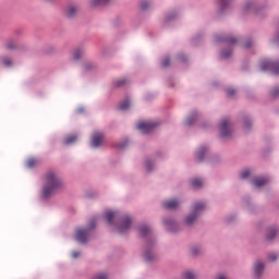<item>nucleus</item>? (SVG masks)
<instances>
[{"label": "nucleus", "instance_id": "nucleus-42", "mask_svg": "<svg viewBox=\"0 0 279 279\" xmlns=\"http://www.w3.org/2000/svg\"><path fill=\"white\" fill-rule=\"evenodd\" d=\"M216 279H228V278H226V276L223 275H218Z\"/></svg>", "mask_w": 279, "mask_h": 279}, {"label": "nucleus", "instance_id": "nucleus-28", "mask_svg": "<svg viewBox=\"0 0 279 279\" xmlns=\"http://www.w3.org/2000/svg\"><path fill=\"white\" fill-rule=\"evenodd\" d=\"M247 178H250V170L242 171L241 179L242 180H247Z\"/></svg>", "mask_w": 279, "mask_h": 279}, {"label": "nucleus", "instance_id": "nucleus-29", "mask_svg": "<svg viewBox=\"0 0 279 279\" xmlns=\"http://www.w3.org/2000/svg\"><path fill=\"white\" fill-rule=\"evenodd\" d=\"M2 63L4 64V66H12V61L8 58H3Z\"/></svg>", "mask_w": 279, "mask_h": 279}, {"label": "nucleus", "instance_id": "nucleus-39", "mask_svg": "<svg viewBox=\"0 0 279 279\" xmlns=\"http://www.w3.org/2000/svg\"><path fill=\"white\" fill-rule=\"evenodd\" d=\"M95 223H96V220L93 219L89 223V230H93V228H95Z\"/></svg>", "mask_w": 279, "mask_h": 279}, {"label": "nucleus", "instance_id": "nucleus-19", "mask_svg": "<svg viewBox=\"0 0 279 279\" xmlns=\"http://www.w3.org/2000/svg\"><path fill=\"white\" fill-rule=\"evenodd\" d=\"M76 141H77V135H71L64 140V144L71 145V143H75Z\"/></svg>", "mask_w": 279, "mask_h": 279}, {"label": "nucleus", "instance_id": "nucleus-26", "mask_svg": "<svg viewBox=\"0 0 279 279\" xmlns=\"http://www.w3.org/2000/svg\"><path fill=\"white\" fill-rule=\"evenodd\" d=\"M165 225L167 226L168 230H173V227L175 226V222L172 220H166Z\"/></svg>", "mask_w": 279, "mask_h": 279}, {"label": "nucleus", "instance_id": "nucleus-22", "mask_svg": "<svg viewBox=\"0 0 279 279\" xmlns=\"http://www.w3.org/2000/svg\"><path fill=\"white\" fill-rule=\"evenodd\" d=\"M207 148L206 147H202L198 151H197V158L198 160H204V154H206Z\"/></svg>", "mask_w": 279, "mask_h": 279}, {"label": "nucleus", "instance_id": "nucleus-17", "mask_svg": "<svg viewBox=\"0 0 279 279\" xmlns=\"http://www.w3.org/2000/svg\"><path fill=\"white\" fill-rule=\"evenodd\" d=\"M76 13H77V9L75 7H70L66 10V16H69V19L75 16Z\"/></svg>", "mask_w": 279, "mask_h": 279}, {"label": "nucleus", "instance_id": "nucleus-37", "mask_svg": "<svg viewBox=\"0 0 279 279\" xmlns=\"http://www.w3.org/2000/svg\"><path fill=\"white\" fill-rule=\"evenodd\" d=\"M147 171H151V161H146Z\"/></svg>", "mask_w": 279, "mask_h": 279}, {"label": "nucleus", "instance_id": "nucleus-16", "mask_svg": "<svg viewBox=\"0 0 279 279\" xmlns=\"http://www.w3.org/2000/svg\"><path fill=\"white\" fill-rule=\"evenodd\" d=\"M204 181L202 179H193L192 180V186L193 189H201L203 186Z\"/></svg>", "mask_w": 279, "mask_h": 279}, {"label": "nucleus", "instance_id": "nucleus-33", "mask_svg": "<svg viewBox=\"0 0 279 279\" xmlns=\"http://www.w3.org/2000/svg\"><path fill=\"white\" fill-rule=\"evenodd\" d=\"M278 258V255L276 253H271L268 255V260H276Z\"/></svg>", "mask_w": 279, "mask_h": 279}, {"label": "nucleus", "instance_id": "nucleus-21", "mask_svg": "<svg viewBox=\"0 0 279 279\" xmlns=\"http://www.w3.org/2000/svg\"><path fill=\"white\" fill-rule=\"evenodd\" d=\"M276 234H278V230L276 229H269L268 230V234H267V239H269V241H271V239L276 238Z\"/></svg>", "mask_w": 279, "mask_h": 279}, {"label": "nucleus", "instance_id": "nucleus-2", "mask_svg": "<svg viewBox=\"0 0 279 279\" xmlns=\"http://www.w3.org/2000/svg\"><path fill=\"white\" fill-rule=\"evenodd\" d=\"M204 208H206V204L204 203H196L194 205L192 215L187 216V218L185 219V222L187 223V226H191V223H193L195 219L199 217V213H202Z\"/></svg>", "mask_w": 279, "mask_h": 279}, {"label": "nucleus", "instance_id": "nucleus-40", "mask_svg": "<svg viewBox=\"0 0 279 279\" xmlns=\"http://www.w3.org/2000/svg\"><path fill=\"white\" fill-rule=\"evenodd\" d=\"M250 47H252V41H246V43L244 44V48H245V49H250Z\"/></svg>", "mask_w": 279, "mask_h": 279}, {"label": "nucleus", "instance_id": "nucleus-36", "mask_svg": "<svg viewBox=\"0 0 279 279\" xmlns=\"http://www.w3.org/2000/svg\"><path fill=\"white\" fill-rule=\"evenodd\" d=\"M230 56H232V51H228V52L223 51L222 52V58H230Z\"/></svg>", "mask_w": 279, "mask_h": 279}, {"label": "nucleus", "instance_id": "nucleus-41", "mask_svg": "<svg viewBox=\"0 0 279 279\" xmlns=\"http://www.w3.org/2000/svg\"><path fill=\"white\" fill-rule=\"evenodd\" d=\"M244 128H246V129L250 128V121L248 120L244 121Z\"/></svg>", "mask_w": 279, "mask_h": 279}, {"label": "nucleus", "instance_id": "nucleus-20", "mask_svg": "<svg viewBox=\"0 0 279 279\" xmlns=\"http://www.w3.org/2000/svg\"><path fill=\"white\" fill-rule=\"evenodd\" d=\"M130 108V100L125 99L119 105V110H128Z\"/></svg>", "mask_w": 279, "mask_h": 279}, {"label": "nucleus", "instance_id": "nucleus-8", "mask_svg": "<svg viewBox=\"0 0 279 279\" xmlns=\"http://www.w3.org/2000/svg\"><path fill=\"white\" fill-rule=\"evenodd\" d=\"M104 143V133H95L92 137V147H99Z\"/></svg>", "mask_w": 279, "mask_h": 279}, {"label": "nucleus", "instance_id": "nucleus-25", "mask_svg": "<svg viewBox=\"0 0 279 279\" xmlns=\"http://www.w3.org/2000/svg\"><path fill=\"white\" fill-rule=\"evenodd\" d=\"M225 43H227L228 45H235L236 43V38L234 37H227L223 39Z\"/></svg>", "mask_w": 279, "mask_h": 279}, {"label": "nucleus", "instance_id": "nucleus-18", "mask_svg": "<svg viewBox=\"0 0 279 279\" xmlns=\"http://www.w3.org/2000/svg\"><path fill=\"white\" fill-rule=\"evenodd\" d=\"M84 56V50H75L72 54L73 60H80Z\"/></svg>", "mask_w": 279, "mask_h": 279}, {"label": "nucleus", "instance_id": "nucleus-34", "mask_svg": "<svg viewBox=\"0 0 279 279\" xmlns=\"http://www.w3.org/2000/svg\"><path fill=\"white\" fill-rule=\"evenodd\" d=\"M141 8H142V10H147V8H149V2H147V1L142 2Z\"/></svg>", "mask_w": 279, "mask_h": 279}, {"label": "nucleus", "instance_id": "nucleus-31", "mask_svg": "<svg viewBox=\"0 0 279 279\" xmlns=\"http://www.w3.org/2000/svg\"><path fill=\"white\" fill-rule=\"evenodd\" d=\"M124 84H128V80L126 78H119L117 81V86H123Z\"/></svg>", "mask_w": 279, "mask_h": 279}, {"label": "nucleus", "instance_id": "nucleus-23", "mask_svg": "<svg viewBox=\"0 0 279 279\" xmlns=\"http://www.w3.org/2000/svg\"><path fill=\"white\" fill-rule=\"evenodd\" d=\"M36 165H38V160L32 158V159H28L27 162H26V166L28 167V169H32L33 167H36Z\"/></svg>", "mask_w": 279, "mask_h": 279}, {"label": "nucleus", "instance_id": "nucleus-30", "mask_svg": "<svg viewBox=\"0 0 279 279\" xmlns=\"http://www.w3.org/2000/svg\"><path fill=\"white\" fill-rule=\"evenodd\" d=\"M169 64H170V59H169V57H166V58L162 60L161 65H162L163 68H167V66H169Z\"/></svg>", "mask_w": 279, "mask_h": 279}, {"label": "nucleus", "instance_id": "nucleus-4", "mask_svg": "<svg viewBox=\"0 0 279 279\" xmlns=\"http://www.w3.org/2000/svg\"><path fill=\"white\" fill-rule=\"evenodd\" d=\"M262 71H271L274 75H279V63L274 61H264Z\"/></svg>", "mask_w": 279, "mask_h": 279}, {"label": "nucleus", "instance_id": "nucleus-13", "mask_svg": "<svg viewBox=\"0 0 279 279\" xmlns=\"http://www.w3.org/2000/svg\"><path fill=\"white\" fill-rule=\"evenodd\" d=\"M140 233L142 236H149V234L151 233V229H149V227L147 226H143L140 229Z\"/></svg>", "mask_w": 279, "mask_h": 279}, {"label": "nucleus", "instance_id": "nucleus-15", "mask_svg": "<svg viewBox=\"0 0 279 279\" xmlns=\"http://www.w3.org/2000/svg\"><path fill=\"white\" fill-rule=\"evenodd\" d=\"M108 1L110 0H90V5L92 8H96V5H104L106 3H108Z\"/></svg>", "mask_w": 279, "mask_h": 279}, {"label": "nucleus", "instance_id": "nucleus-3", "mask_svg": "<svg viewBox=\"0 0 279 279\" xmlns=\"http://www.w3.org/2000/svg\"><path fill=\"white\" fill-rule=\"evenodd\" d=\"M154 128H158V123L154 121L140 122L137 124V130H141L143 134H149V132H151Z\"/></svg>", "mask_w": 279, "mask_h": 279}, {"label": "nucleus", "instance_id": "nucleus-38", "mask_svg": "<svg viewBox=\"0 0 279 279\" xmlns=\"http://www.w3.org/2000/svg\"><path fill=\"white\" fill-rule=\"evenodd\" d=\"M72 256H73V258H78L80 257V252L73 251Z\"/></svg>", "mask_w": 279, "mask_h": 279}, {"label": "nucleus", "instance_id": "nucleus-10", "mask_svg": "<svg viewBox=\"0 0 279 279\" xmlns=\"http://www.w3.org/2000/svg\"><path fill=\"white\" fill-rule=\"evenodd\" d=\"M265 269V264L263 262H256L254 266V274L256 278H260L263 275V270Z\"/></svg>", "mask_w": 279, "mask_h": 279}, {"label": "nucleus", "instance_id": "nucleus-7", "mask_svg": "<svg viewBox=\"0 0 279 279\" xmlns=\"http://www.w3.org/2000/svg\"><path fill=\"white\" fill-rule=\"evenodd\" d=\"M75 239H76V241H78V243H87L88 242V229H77Z\"/></svg>", "mask_w": 279, "mask_h": 279}, {"label": "nucleus", "instance_id": "nucleus-11", "mask_svg": "<svg viewBox=\"0 0 279 279\" xmlns=\"http://www.w3.org/2000/svg\"><path fill=\"white\" fill-rule=\"evenodd\" d=\"M267 182H269L268 178L259 177V178L254 179L253 184L257 187H260V186H265V184H267Z\"/></svg>", "mask_w": 279, "mask_h": 279}, {"label": "nucleus", "instance_id": "nucleus-43", "mask_svg": "<svg viewBox=\"0 0 279 279\" xmlns=\"http://www.w3.org/2000/svg\"><path fill=\"white\" fill-rule=\"evenodd\" d=\"M7 49H14V46L12 44H8Z\"/></svg>", "mask_w": 279, "mask_h": 279}, {"label": "nucleus", "instance_id": "nucleus-24", "mask_svg": "<svg viewBox=\"0 0 279 279\" xmlns=\"http://www.w3.org/2000/svg\"><path fill=\"white\" fill-rule=\"evenodd\" d=\"M183 279H195V274L193 271L189 270L183 274Z\"/></svg>", "mask_w": 279, "mask_h": 279}, {"label": "nucleus", "instance_id": "nucleus-32", "mask_svg": "<svg viewBox=\"0 0 279 279\" xmlns=\"http://www.w3.org/2000/svg\"><path fill=\"white\" fill-rule=\"evenodd\" d=\"M235 93L236 92L234 89H232V88L227 89L228 97H234Z\"/></svg>", "mask_w": 279, "mask_h": 279}, {"label": "nucleus", "instance_id": "nucleus-9", "mask_svg": "<svg viewBox=\"0 0 279 279\" xmlns=\"http://www.w3.org/2000/svg\"><path fill=\"white\" fill-rule=\"evenodd\" d=\"M162 206L163 208L172 210L173 208H178L180 206V202L178 199H169L163 202Z\"/></svg>", "mask_w": 279, "mask_h": 279}, {"label": "nucleus", "instance_id": "nucleus-1", "mask_svg": "<svg viewBox=\"0 0 279 279\" xmlns=\"http://www.w3.org/2000/svg\"><path fill=\"white\" fill-rule=\"evenodd\" d=\"M60 186H62V183L60 182V179L56 177V173L48 172L46 174V183L43 190L44 197H49V195H53V193L57 192Z\"/></svg>", "mask_w": 279, "mask_h": 279}, {"label": "nucleus", "instance_id": "nucleus-12", "mask_svg": "<svg viewBox=\"0 0 279 279\" xmlns=\"http://www.w3.org/2000/svg\"><path fill=\"white\" fill-rule=\"evenodd\" d=\"M117 217V213L108 210L105 213V219L107 221V223H112V219H114Z\"/></svg>", "mask_w": 279, "mask_h": 279}, {"label": "nucleus", "instance_id": "nucleus-44", "mask_svg": "<svg viewBox=\"0 0 279 279\" xmlns=\"http://www.w3.org/2000/svg\"><path fill=\"white\" fill-rule=\"evenodd\" d=\"M192 252H193V254H197V251H196L195 248H193V251H192Z\"/></svg>", "mask_w": 279, "mask_h": 279}, {"label": "nucleus", "instance_id": "nucleus-27", "mask_svg": "<svg viewBox=\"0 0 279 279\" xmlns=\"http://www.w3.org/2000/svg\"><path fill=\"white\" fill-rule=\"evenodd\" d=\"M197 116L189 117L185 121L186 125H193V122L195 121Z\"/></svg>", "mask_w": 279, "mask_h": 279}, {"label": "nucleus", "instance_id": "nucleus-5", "mask_svg": "<svg viewBox=\"0 0 279 279\" xmlns=\"http://www.w3.org/2000/svg\"><path fill=\"white\" fill-rule=\"evenodd\" d=\"M132 225V219L128 216L122 218L120 226L118 227V232L123 234V232H128L130 230V226Z\"/></svg>", "mask_w": 279, "mask_h": 279}, {"label": "nucleus", "instance_id": "nucleus-14", "mask_svg": "<svg viewBox=\"0 0 279 279\" xmlns=\"http://www.w3.org/2000/svg\"><path fill=\"white\" fill-rule=\"evenodd\" d=\"M155 257H156V255H154V252H151L149 250L145 251V253H144L145 260H147L149 263V262L154 260Z\"/></svg>", "mask_w": 279, "mask_h": 279}, {"label": "nucleus", "instance_id": "nucleus-6", "mask_svg": "<svg viewBox=\"0 0 279 279\" xmlns=\"http://www.w3.org/2000/svg\"><path fill=\"white\" fill-rule=\"evenodd\" d=\"M229 125H230V121H228V119L221 120V123L219 126L221 136H230L232 134V130H230Z\"/></svg>", "mask_w": 279, "mask_h": 279}, {"label": "nucleus", "instance_id": "nucleus-35", "mask_svg": "<svg viewBox=\"0 0 279 279\" xmlns=\"http://www.w3.org/2000/svg\"><path fill=\"white\" fill-rule=\"evenodd\" d=\"M272 97H279V88L276 87L272 93H271Z\"/></svg>", "mask_w": 279, "mask_h": 279}]
</instances>
